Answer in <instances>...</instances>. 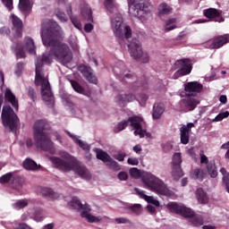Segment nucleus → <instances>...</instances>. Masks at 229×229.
Instances as JSON below:
<instances>
[{
  "label": "nucleus",
  "mask_w": 229,
  "mask_h": 229,
  "mask_svg": "<svg viewBox=\"0 0 229 229\" xmlns=\"http://www.w3.org/2000/svg\"><path fill=\"white\" fill-rule=\"evenodd\" d=\"M68 42L73 51H78V38L76 36H71L68 39Z\"/></svg>",
  "instance_id": "37998d69"
},
{
  "label": "nucleus",
  "mask_w": 229,
  "mask_h": 229,
  "mask_svg": "<svg viewBox=\"0 0 229 229\" xmlns=\"http://www.w3.org/2000/svg\"><path fill=\"white\" fill-rule=\"evenodd\" d=\"M4 98L6 101H9L11 105L13 106V108H16L18 110L19 108V101H17V98H15V95L12 92L10 89H6L4 92Z\"/></svg>",
  "instance_id": "a878e982"
},
{
  "label": "nucleus",
  "mask_w": 229,
  "mask_h": 229,
  "mask_svg": "<svg viewBox=\"0 0 229 229\" xmlns=\"http://www.w3.org/2000/svg\"><path fill=\"white\" fill-rule=\"evenodd\" d=\"M81 71L82 72V75L89 83H98V79L96 78V75L92 72V69L90 67L87 66H81Z\"/></svg>",
  "instance_id": "5701e85b"
},
{
  "label": "nucleus",
  "mask_w": 229,
  "mask_h": 229,
  "mask_svg": "<svg viewBox=\"0 0 229 229\" xmlns=\"http://www.w3.org/2000/svg\"><path fill=\"white\" fill-rule=\"evenodd\" d=\"M131 209L132 210V212H134V214H141L142 212V206L140 204H133L132 206H131Z\"/></svg>",
  "instance_id": "49530a36"
},
{
  "label": "nucleus",
  "mask_w": 229,
  "mask_h": 229,
  "mask_svg": "<svg viewBox=\"0 0 229 229\" xmlns=\"http://www.w3.org/2000/svg\"><path fill=\"white\" fill-rule=\"evenodd\" d=\"M114 221L117 223V225H126V223H130V220L125 217H118L115 218Z\"/></svg>",
  "instance_id": "5fc2aeb1"
},
{
  "label": "nucleus",
  "mask_w": 229,
  "mask_h": 229,
  "mask_svg": "<svg viewBox=\"0 0 229 229\" xmlns=\"http://www.w3.org/2000/svg\"><path fill=\"white\" fill-rule=\"evenodd\" d=\"M131 125L134 130V135L142 139L147 137V139H151V133L146 131L144 128H142L145 124L144 119L140 116H133L130 117L127 121H122L116 126V131H123L126 128L127 125Z\"/></svg>",
  "instance_id": "6e6552de"
},
{
  "label": "nucleus",
  "mask_w": 229,
  "mask_h": 229,
  "mask_svg": "<svg viewBox=\"0 0 229 229\" xmlns=\"http://www.w3.org/2000/svg\"><path fill=\"white\" fill-rule=\"evenodd\" d=\"M71 85H72L73 90H75V92H78V94H82L83 96H87V92L80 85V83H78L77 81H71Z\"/></svg>",
  "instance_id": "58836bf2"
},
{
  "label": "nucleus",
  "mask_w": 229,
  "mask_h": 229,
  "mask_svg": "<svg viewBox=\"0 0 229 229\" xmlns=\"http://www.w3.org/2000/svg\"><path fill=\"white\" fill-rule=\"evenodd\" d=\"M113 157L115 158V160H118V162H124V158H126V153L120 152L118 154H114Z\"/></svg>",
  "instance_id": "de8ad7c7"
},
{
  "label": "nucleus",
  "mask_w": 229,
  "mask_h": 229,
  "mask_svg": "<svg viewBox=\"0 0 229 229\" xmlns=\"http://www.w3.org/2000/svg\"><path fill=\"white\" fill-rule=\"evenodd\" d=\"M30 199H20L13 204V208H14V210H21V208H25V207H28V205H30Z\"/></svg>",
  "instance_id": "2f4dec72"
},
{
  "label": "nucleus",
  "mask_w": 229,
  "mask_h": 229,
  "mask_svg": "<svg viewBox=\"0 0 229 229\" xmlns=\"http://www.w3.org/2000/svg\"><path fill=\"white\" fill-rule=\"evenodd\" d=\"M205 172H203V170L199 168L193 169L191 173V178H193V180H199V182L203 180Z\"/></svg>",
  "instance_id": "e433bc0d"
},
{
  "label": "nucleus",
  "mask_w": 229,
  "mask_h": 229,
  "mask_svg": "<svg viewBox=\"0 0 229 229\" xmlns=\"http://www.w3.org/2000/svg\"><path fill=\"white\" fill-rule=\"evenodd\" d=\"M200 163L201 164H208V157L207 156L200 154Z\"/></svg>",
  "instance_id": "e2e57ef3"
},
{
  "label": "nucleus",
  "mask_w": 229,
  "mask_h": 229,
  "mask_svg": "<svg viewBox=\"0 0 229 229\" xmlns=\"http://www.w3.org/2000/svg\"><path fill=\"white\" fill-rule=\"evenodd\" d=\"M33 6V0H19V8L21 12H29Z\"/></svg>",
  "instance_id": "7c9ffc66"
},
{
  "label": "nucleus",
  "mask_w": 229,
  "mask_h": 229,
  "mask_svg": "<svg viewBox=\"0 0 229 229\" xmlns=\"http://www.w3.org/2000/svg\"><path fill=\"white\" fill-rule=\"evenodd\" d=\"M69 207H71V208H72L73 210H81V217L86 219L88 223H99L101 221L108 219L105 216H96L92 215V213H90V206H89L88 204L81 203V201H80V199L76 197H73L72 200L69 202Z\"/></svg>",
  "instance_id": "1a4fd4ad"
},
{
  "label": "nucleus",
  "mask_w": 229,
  "mask_h": 229,
  "mask_svg": "<svg viewBox=\"0 0 229 229\" xmlns=\"http://www.w3.org/2000/svg\"><path fill=\"white\" fill-rule=\"evenodd\" d=\"M94 151L97 153V158L98 160H102L104 164L107 165L109 167H112V169H119V164L113 160L112 157L106 154V152L99 148H95Z\"/></svg>",
  "instance_id": "2eb2a0df"
},
{
  "label": "nucleus",
  "mask_w": 229,
  "mask_h": 229,
  "mask_svg": "<svg viewBox=\"0 0 229 229\" xmlns=\"http://www.w3.org/2000/svg\"><path fill=\"white\" fill-rule=\"evenodd\" d=\"M13 49L18 58H25L26 56L25 51H27L30 55H35L37 47L35 46V41H33V38L27 37L24 39L23 47H13Z\"/></svg>",
  "instance_id": "4468645a"
},
{
  "label": "nucleus",
  "mask_w": 229,
  "mask_h": 229,
  "mask_svg": "<svg viewBox=\"0 0 229 229\" xmlns=\"http://www.w3.org/2000/svg\"><path fill=\"white\" fill-rule=\"evenodd\" d=\"M60 36H62V28L55 21L48 20L42 24L41 40L45 47H50V50H47L42 57L36 61L35 83L38 87H41V97L47 106L55 105V97L53 91H51L49 81L44 75L42 65L51 64L54 58L63 65H66V64L72 61V52H71L67 44L58 40Z\"/></svg>",
  "instance_id": "f257e3e1"
},
{
  "label": "nucleus",
  "mask_w": 229,
  "mask_h": 229,
  "mask_svg": "<svg viewBox=\"0 0 229 229\" xmlns=\"http://www.w3.org/2000/svg\"><path fill=\"white\" fill-rule=\"evenodd\" d=\"M220 173H221V174H223V182H224L225 189L229 194V173L226 172L225 168H221Z\"/></svg>",
  "instance_id": "ea45409f"
},
{
  "label": "nucleus",
  "mask_w": 229,
  "mask_h": 229,
  "mask_svg": "<svg viewBox=\"0 0 229 229\" xmlns=\"http://www.w3.org/2000/svg\"><path fill=\"white\" fill-rule=\"evenodd\" d=\"M104 4L110 13L117 12V4H115L114 0H104Z\"/></svg>",
  "instance_id": "4c0bfd02"
},
{
  "label": "nucleus",
  "mask_w": 229,
  "mask_h": 229,
  "mask_svg": "<svg viewBox=\"0 0 229 229\" xmlns=\"http://www.w3.org/2000/svg\"><path fill=\"white\" fill-rule=\"evenodd\" d=\"M92 30H94V25H92L91 23H86L84 25V31H86V33H90Z\"/></svg>",
  "instance_id": "4d7b16f0"
},
{
  "label": "nucleus",
  "mask_w": 229,
  "mask_h": 229,
  "mask_svg": "<svg viewBox=\"0 0 229 229\" xmlns=\"http://www.w3.org/2000/svg\"><path fill=\"white\" fill-rule=\"evenodd\" d=\"M176 72L173 75L174 80H178L180 76H187V74H191V71H192V64L191 63V59H180L177 60L174 64Z\"/></svg>",
  "instance_id": "ddd939ff"
},
{
  "label": "nucleus",
  "mask_w": 229,
  "mask_h": 229,
  "mask_svg": "<svg viewBox=\"0 0 229 229\" xmlns=\"http://www.w3.org/2000/svg\"><path fill=\"white\" fill-rule=\"evenodd\" d=\"M12 179V173L6 174L0 177V183H7Z\"/></svg>",
  "instance_id": "09e8293b"
},
{
  "label": "nucleus",
  "mask_w": 229,
  "mask_h": 229,
  "mask_svg": "<svg viewBox=\"0 0 229 229\" xmlns=\"http://www.w3.org/2000/svg\"><path fill=\"white\" fill-rule=\"evenodd\" d=\"M164 112H165V107L163 104H155L152 112L153 119H160Z\"/></svg>",
  "instance_id": "bb28decb"
},
{
  "label": "nucleus",
  "mask_w": 229,
  "mask_h": 229,
  "mask_svg": "<svg viewBox=\"0 0 229 229\" xmlns=\"http://www.w3.org/2000/svg\"><path fill=\"white\" fill-rule=\"evenodd\" d=\"M203 90V85L198 81H190L184 84V90L180 93V106L184 112H192L199 105L196 98Z\"/></svg>",
  "instance_id": "20e7f679"
},
{
  "label": "nucleus",
  "mask_w": 229,
  "mask_h": 229,
  "mask_svg": "<svg viewBox=\"0 0 229 229\" xmlns=\"http://www.w3.org/2000/svg\"><path fill=\"white\" fill-rule=\"evenodd\" d=\"M132 149H133V151H134L135 153H137V154L139 155V154H140V153L142 152V146H140V144H138V145L134 146V147L132 148Z\"/></svg>",
  "instance_id": "bf43d9fd"
},
{
  "label": "nucleus",
  "mask_w": 229,
  "mask_h": 229,
  "mask_svg": "<svg viewBox=\"0 0 229 229\" xmlns=\"http://www.w3.org/2000/svg\"><path fill=\"white\" fill-rule=\"evenodd\" d=\"M23 167L24 169H27V171H37L38 169V165L31 159H25L23 162Z\"/></svg>",
  "instance_id": "473e14b6"
},
{
  "label": "nucleus",
  "mask_w": 229,
  "mask_h": 229,
  "mask_svg": "<svg viewBox=\"0 0 229 229\" xmlns=\"http://www.w3.org/2000/svg\"><path fill=\"white\" fill-rule=\"evenodd\" d=\"M44 217L46 216H44V212L42 211V209L40 208L35 209L34 215H33L34 221H37L38 223H39V221H42Z\"/></svg>",
  "instance_id": "a19ab883"
},
{
  "label": "nucleus",
  "mask_w": 229,
  "mask_h": 229,
  "mask_svg": "<svg viewBox=\"0 0 229 229\" xmlns=\"http://www.w3.org/2000/svg\"><path fill=\"white\" fill-rule=\"evenodd\" d=\"M111 26L116 37H123V35H124L125 38L131 37V29L123 23V15L121 13H115L112 16Z\"/></svg>",
  "instance_id": "9b49d317"
},
{
  "label": "nucleus",
  "mask_w": 229,
  "mask_h": 229,
  "mask_svg": "<svg viewBox=\"0 0 229 229\" xmlns=\"http://www.w3.org/2000/svg\"><path fill=\"white\" fill-rule=\"evenodd\" d=\"M2 3L8 8V10L13 9V0H2Z\"/></svg>",
  "instance_id": "8fccbe9b"
},
{
  "label": "nucleus",
  "mask_w": 229,
  "mask_h": 229,
  "mask_svg": "<svg viewBox=\"0 0 229 229\" xmlns=\"http://www.w3.org/2000/svg\"><path fill=\"white\" fill-rule=\"evenodd\" d=\"M182 153L175 152L172 157V167H182Z\"/></svg>",
  "instance_id": "72a5a7b5"
},
{
  "label": "nucleus",
  "mask_w": 229,
  "mask_h": 229,
  "mask_svg": "<svg viewBox=\"0 0 229 229\" xmlns=\"http://www.w3.org/2000/svg\"><path fill=\"white\" fill-rule=\"evenodd\" d=\"M53 228H55V224H54V223L45 225L42 227V229H53Z\"/></svg>",
  "instance_id": "774afa93"
},
{
  "label": "nucleus",
  "mask_w": 229,
  "mask_h": 229,
  "mask_svg": "<svg viewBox=\"0 0 229 229\" xmlns=\"http://www.w3.org/2000/svg\"><path fill=\"white\" fill-rule=\"evenodd\" d=\"M55 15L61 22H67V16L65 15V13L60 11V9L55 10Z\"/></svg>",
  "instance_id": "a18cd8bd"
},
{
  "label": "nucleus",
  "mask_w": 229,
  "mask_h": 229,
  "mask_svg": "<svg viewBox=\"0 0 229 229\" xmlns=\"http://www.w3.org/2000/svg\"><path fill=\"white\" fill-rule=\"evenodd\" d=\"M28 95L32 99V101H35V89L33 88H29L28 89Z\"/></svg>",
  "instance_id": "13d9d810"
},
{
  "label": "nucleus",
  "mask_w": 229,
  "mask_h": 229,
  "mask_svg": "<svg viewBox=\"0 0 229 229\" xmlns=\"http://www.w3.org/2000/svg\"><path fill=\"white\" fill-rule=\"evenodd\" d=\"M131 78V74L130 73H121L120 80H130Z\"/></svg>",
  "instance_id": "680f3d73"
},
{
  "label": "nucleus",
  "mask_w": 229,
  "mask_h": 229,
  "mask_svg": "<svg viewBox=\"0 0 229 229\" xmlns=\"http://www.w3.org/2000/svg\"><path fill=\"white\" fill-rule=\"evenodd\" d=\"M11 20L13 22V31L15 33L16 37H21L22 33V21L15 14L11 15Z\"/></svg>",
  "instance_id": "412c9836"
},
{
  "label": "nucleus",
  "mask_w": 229,
  "mask_h": 229,
  "mask_svg": "<svg viewBox=\"0 0 229 229\" xmlns=\"http://www.w3.org/2000/svg\"><path fill=\"white\" fill-rule=\"evenodd\" d=\"M129 53L134 60H140L142 64H148L150 58L148 52L142 51V44L137 38H132L128 44Z\"/></svg>",
  "instance_id": "9d476101"
},
{
  "label": "nucleus",
  "mask_w": 229,
  "mask_h": 229,
  "mask_svg": "<svg viewBox=\"0 0 229 229\" xmlns=\"http://www.w3.org/2000/svg\"><path fill=\"white\" fill-rule=\"evenodd\" d=\"M42 195L46 198H48V199L54 201V199H58L60 198V195L56 193L53 189L51 188H44L41 191Z\"/></svg>",
  "instance_id": "c756f323"
},
{
  "label": "nucleus",
  "mask_w": 229,
  "mask_h": 229,
  "mask_svg": "<svg viewBox=\"0 0 229 229\" xmlns=\"http://www.w3.org/2000/svg\"><path fill=\"white\" fill-rule=\"evenodd\" d=\"M165 207L172 214H179L182 217L189 219L191 225L193 226H201L203 225V216L194 213L191 208H187L183 204L169 202Z\"/></svg>",
  "instance_id": "0eeeda50"
},
{
  "label": "nucleus",
  "mask_w": 229,
  "mask_h": 229,
  "mask_svg": "<svg viewBox=\"0 0 229 229\" xmlns=\"http://www.w3.org/2000/svg\"><path fill=\"white\" fill-rule=\"evenodd\" d=\"M2 123L4 128H9L11 131H15L19 126V117L10 106H4L2 110Z\"/></svg>",
  "instance_id": "f8f14e48"
},
{
  "label": "nucleus",
  "mask_w": 229,
  "mask_h": 229,
  "mask_svg": "<svg viewBox=\"0 0 229 229\" xmlns=\"http://www.w3.org/2000/svg\"><path fill=\"white\" fill-rule=\"evenodd\" d=\"M229 116V112L225 111L218 114L214 119L213 123H219V121H223V119H226Z\"/></svg>",
  "instance_id": "c03bdc74"
},
{
  "label": "nucleus",
  "mask_w": 229,
  "mask_h": 229,
  "mask_svg": "<svg viewBox=\"0 0 229 229\" xmlns=\"http://www.w3.org/2000/svg\"><path fill=\"white\" fill-rule=\"evenodd\" d=\"M138 101L140 105H141V106L146 105V101H148V95H145V94L140 95V98H138Z\"/></svg>",
  "instance_id": "6e6d98bb"
},
{
  "label": "nucleus",
  "mask_w": 229,
  "mask_h": 229,
  "mask_svg": "<svg viewBox=\"0 0 229 229\" xmlns=\"http://www.w3.org/2000/svg\"><path fill=\"white\" fill-rule=\"evenodd\" d=\"M59 157H50L49 161L56 169H60L64 173H69V171H74L83 180H90V172L89 169L81 164H78L76 158L71 156L67 151H59Z\"/></svg>",
  "instance_id": "7ed1b4c3"
},
{
  "label": "nucleus",
  "mask_w": 229,
  "mask_h": 229,
  "mask_svg": "<svg viewBox=\"0 0 229 229\" xmlns=\"http://www.w3.org/2000/svg\"><path fill=\"white\" fill-rule=\"evenodd\" d=\"M117 178L118 180H120L121 182H126V180H128V174H126V172H120L117 174Z\"/></svg>",
  "instance_id": "3c124183"
},
{
  "label": "nucleus",
  "mask_w": 229,
  "mask_h": 229,
  "mask_svg": "<svg viewBox=\"0 0 229 229\" xmlns=\"http://www.w3.org/2000/svg\"><path fill=\"white\" fill-rule=\"evenodd\" d=\"M228 42H229V34L216 37L213 39L212 44L210 45V48L219 49V47H223L225 44H228Z\"/></svg>",
  "instance_id": "a211bd4d"
},
{
  "label": "nucleus",
  "mask_w": 229,
  "mask_h": 229,
  "mask_svg": "<svg viewBox=\"0 0 229 229\" xmlns=\"http://www.w3.org/2000/svg\"><path fill=\"white\" fill-rule=\"evenodd\" d=\"M0 33L2 35H9L10 34V29H8L6 27H3L2 29H0Z\"/></svg>",
  "instance_id": "0e129e2a"
},
{
  "label": "nucleus",
  "mask_w": 229,
  "mask_h": 229,
  "mask_svg": "<svg viewBox=\"0 0 229 229\" xmlns=\"http://www.w3.org/2000/svg\"><path fill=\"white\" fill-rule=\"evenodd\" d=\"M23 69H24V64L18 63L16 64L15 74H17V76H20V74H21V72H22Z\"/></svg>",
  "instance_id": "603ef678"
},
{
  "label": "nucleus",
  "mask_w": 229,
  "mask_h": 229,
  "mask_svg": "<svg viewBox=\"0 0 229 229\" xmlns=\"http://www.w3.org/2000/svg\"><path fill=\"white\" fill-rule=\"evenodd\" d=\"M129 173L132 178H140L144 187L148 189V191L156 192V194H160L161 196H166V198H174V189L169 188L164 181L155 174L149 172L140 171L138 168H131Z\"/></svg>",
  "instance_id": "f03ea898"
},
{
  "label": "nucleus",
  "mask_w": 229,
  "mask_h": 229,
  "mask_svg": "<svg viewBox=\"0 0 229 229\" xmlns=\"http://www.w3.org/2000/svg\"><path fill=\"white\" fill-rule=\"evenodd\" d=\"M81 15L84 21L94 22V17L92 16V9L87 4H82L81 6Z\"/></svg>",
  "instance_id": "4be33fe9"
},
{
  "label": "nucleus",
  "mask_w": 229,
  "mask_h": 229,
  "mask_svg": "<svg viewBox=\"0 0 229 229\" xmlns=\"http://www.w3.org/2000/svg\"><path fill=\"white\" fill-rule=\"evenodd\" d=\"M197 201L201 205H207L208 203V194L202 188H198L195 191Z\"/></svg>",
  "instance_id": "b1692460"
},
{
  "label": "nucleus",
  "mask_w": 229,
  "mask_h": 229,
  "mask_svg": "<svg viewBox=\"0 0 229 229\" xmlns=\"http://www.w3.org/2000/svg\"><path fill=\"white\" fill-rule=\"evenodd\" d=\"M182 176H183V171L182 170V166L172 167V177L175 182H178V180H180Z\"/></svg>",
  "instance_id": "c9c22d12"
},
{
  "label": "nucleus",
  "mask_w": 229,
  "mask_h": 229,
  "mask_svg": "<svg viewBox=\"0 0 229 229\" xmlns=\"http://www.w3.org/2000/svg\"><path fill=\"white\" fill-rule=\"evenodd\" d=\"M157 13L158 15H170V13H173V7L171 5L167 4L166 3H161L157 6Z\"/></svg>",
  "instance_id": "cd10ccee"
},
{
  "label": "nucleus",
  "mask_w": 229,
  "mask_h": 229,
  "mask_svg": "<svg viewBox=\"0 0 229 229\" xmlns=\"http://www.w3.org/2000/svg\"><path fill=\"white\" fill-rule=\"evenodd\" d=\"M194 128L192 123H189L186 125H182L180 128L181 144H189V139L191 138V129Z\"/></svg>",
  "instance_id": "f3484780"
},
{
  "label": "nucleus",
  "mask_w": 229,
  "mask_h": 229,
  "mask_svg": "<svg viewBox=\"0 0 229 229\" xmlns=\"http://www.w3.org/2000/svg\"><path fill=\"white\" fill-rule=\"evenodd\" d=\"M71 12L72 11L70 9L67 11V13L71 19L72 24H73L74 28L79 30V31H81V30L83 29L81 21H80V19L77 16H72Z\"/></svg>",
  "instance_id": "f704fd0d"
},
{
  "label": "nucleus",
  "mask_w": 229,
  "mask_h": 229,
  "mask_svg": "<svg viewBox=\"0 0 229 229\" xmlns=\"http://www.w3.org/2000/svg\"><path fill=\"white\" fill-rule=\"evenodd\" d=\"M137 99V97L133 93L123 94L119 93L114 101L119 106H124L128 103H131Z\"/></svg>",
  "instance_id": "dca6fc26"
},
{
  "label": "nucleus",
  "mask_w": 229,
  "mask_h": 229,
  "mask_svg": "<svg viewBox=\"0 0 229 229\" xmlns=\"http://www.w3.org/2000/svg\"><path fill=\"white\" fill-rule=\"evenodd\" d=\"M127 164H129V165H137L139 164V158H137V157H129L127 159Z\"/></svg>",
  "instance_id": "864d4df0"
},
{
  "label": "nucleus",
  "mask_w": 229,
  "mask_h": 229,
  "mask_svg": "<svg viewBox=\"0 0 229 229\" xmlns=\"http://www.w3.org/2000/svg\"><path fill=\"white\" fill-rule=\"evenodd\" d=\"M129 15L136 17L141 22L151 20L153 4L149 0H128Z\"/></svg>",
  "instance_id": "39448f33"
},
{
  "label": "nucleus",
  "mask_w": 229,
  "mask_h": 229,
  "mask_svg": "<svg viewBox=\"0 0 229 229\" xmlns=\"http://www.w3.org/2000/svg\"><path fill=\"white\" fill-rule=\"evenodd\" d=\"M208 172L211 178H216V176H217V168H216V165L212 163L208 165Z\"/></svg>",
  "instance_id": "79ce46f5"
},
{
  "label": "nucleus",
  "mask_w": 229,
  "mask_h": 229,
  "mask_svg": "<svg viewBox=\"0 0 229 229\" xmlns=\"http://www.w3.org/2000/svg\"><path fill=\"white\" fill-rule=\"evenodd\" d=\"M47 128V122L45 120H38L34 123V140L40 149L43 151H48L52 155L56 151L55 147L53 146V141H51V138L49 134L46 133L44 130Z\"/></svg>",
  "instance_id": "423d86ee"
},
{
  "label": "nucleus",
  "mask_w": 229,
  "mask_h": 229,
  "mask_svg": "<svg viewBox=\"0 0 229 229\" xmlns=\"http://www.w3.org/2000/svg\"><path fill=\"white\" fill-rule=\"evenodd\" d=\"M163 148L165 151H170V149H173V145L171 143H165L163 145Z\"/></svg>",
  "instance_id": "69168bd1"
},
{
  "label": "nucleus",
  "mask_w": 229,
  "mask_h": 229,
  "mask_svg": "<svg viewBox=\"0 0 229 229\" xmlns=\"http://www.w3.org/2000/svg\"><path fill=\"white\" fill-rule=\"evenodd\" d=\"M69 137L73 140V142H75V144H77V146H79L80 148H81V149H83L84 151H89L90 149V146L89 144H87V142L81 140L80 139V136H77L76 134H72L71 132H67Z\"/></svg>",
  "instance_id": "393cba45"
},
{
  "label": "nucleus",
  "mask_w": 229,
  "mask_h": 229,
  "mask_svg": "<svg viewBox=\"0 0 229 229\" xmlns=\"http://www.w3.org/2000/svg\"><path fill=\"white\" fill-rule=\"evenodd\" d=\"M187 154L190 155V157H191V158H193V160L197 159L196 153H194V150L192 148L187 150Z\"/></svg>",
  "instance_id": "052dcab7"
},
{
  "label": "nucleus",
  "mask_w": 229,
  "mask_h": 229,
  "mask_svg": "<svg viewBox=\"0 0 229 229\" xmlns=\"http://www.w3.org/2000/svg\"><path fill=\"white\" fill-rule=\"evenodd\" d=\"M203 13L207 19H216V22H223L225 19L221 17V13L215 8H209L203 11Z\"/></svg>",
  "instance_id": "aec40b11"
},
{
  "label": "nucleus",
  "mask_w": 229,
  "mask_h": 229,
  "mask_svg": "<svg viewBox=\"0 0 229 229\" xmlns=\"http://www.w3.org/2000/svg\"><path fill=\"white\" fill-rule=\"evenodd\" d=\"M176 28H178V21L176 18H170L165 23L164 31L167 33L173 31V30H176Z\"/></svg>",
  "instance_id": "c85d7f7f"
},
{
  "label": "nucleus",
  "mask_w": 229,
  "mask_h": 229,
  "mask_svg": "<svg viewBox=\"0 0 229 229\" xmlns=\"http://www.w3.org/2000/svg\"><path fill=\"white\" fill-rule=\"evenodd\" d=\"M219 101L220 103H222L223 105H226V101H228V98H226L225 95H222L219 98Z\"/></svg>",
  "instance_id": "338daca9"
},
{
  "label": "nucleus",
  "mask_w": 229,
  "mask_h": 229,
  "mask_svg": "<svg viewBox=\"0 0 229 229\" xmlns=\"http://www.w3.org/2000/svg\"><path fill=\"white\" fill-rule=\"evenodd\" d=\"M134 191L136 194H138L139 197L141 198V199H145L147 203H151L155 207H160V202L157 199L153 198V196L146 195V191H144L143 190L135 188Z\"/></svg>",
  "instance_id": "6ab92c4d"
}]
</instances>
